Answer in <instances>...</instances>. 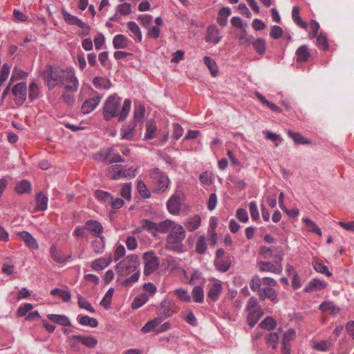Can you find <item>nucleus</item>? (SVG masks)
<instances>
[{
    "instance_id": "1",
    "label": "nucleus",
    "mask_w": 354,
    "mask_h": 354,
    "mask_svg": "<svg viewBox=\"0 0 354 354\" xmlns=\"http://www.w3.org/2000/svg\"><path fill=\"white\" fill-rule=\"evenodd\" d=\"M44 80L50 88L58 85H64L67 91L74 93L79 87L78 80L72 68L63 69L57 66H49L44 72Z\"/></svg>"
},
{
    "instance_id": "2",
    "label": "nucleus",
    "mask_w": 354,
    "mask_h": 354,
    "mask_svg": "<svg viewBox=\"0 0 354 354\" xmlns=\"http://www.w3.org/2000/svg\"><path fill=\"white\" fill-rule=\"evenodd\" d=\"M121 100L122 99L116 94H113L107 98L103 107V115L105 120L109 121L117 116H119V120L121 121L126 119L131 109V102L130 100L126 99L120 112Z\"/></svg>"
},
{
    "instance_id": "3",
    "label": "nucleus",
    "mask_w": 354,
    "mask_h": 354,
    "mask_svg": "<svg viewBox=\"0 0 354 354\" xmlns=\"http://www.w3.org/2000/svg\"><path fill=\"white\" fill-rule=\"evenodd\" d=\"M186 236V232L183 225L178 223L167 234L165 240L166 249L181 253L184 251L183 241Z\"/></svg>"
},
{
    "instance_id": "4",
    "label": "nucleus",
    "mask_w": 354,
    "mask_h": 354,
    "mask_svg": "<svg viewBox=\"0 0 354 354\" xmlns=\"http://www.w3.org/2000/svg\"><path fill=\"white\" fill-rule=\"evenodd\" d=\"M140 266V259L136 254H130L118 263L115 271L118 275L126 277L134 272Z\"/></svg>"
},
{
    "instance_id": "5",
    "label": "nucleus",
    "mask_w": 354,
    "mask_h": 354,
    "mask_svg": "<svg viewBox=\"0 0 354 354\" xmlns=\"http://www.w3.org/2000/svg\"><path fill=\"white\" fill-rule=\"evenodd\" d=\"M148 172L152 180L154 192L156 193L165 192L170 183L168 176L158 168L151 169Z\"/></svg>"
},
{
    "instance_id": "6",
    "label": "nucleus",
    "mask_w": 354,
    "mask_h": 354,
    "mask_svg": "<svg viewBox=\"0 0 354 354\" xmlns=\"http://www.w3.org/2000/svg\"><path fill=\"white\" fill-rule=\"evenodd\" d=\"M144 274L146 276L153 273L160 266V259L153 251H148L142 254Z\"/></svg>"
},
{
    "instance_id": "7",
    "label": "nucleus",
    "mask_w": 354,
    "mask_h": 354,
    "mask_svg": "<svg viewBox=\"0 0 354 354\" xmlns=\"http://www.w3.org/2000/svg\"><path fill=\"white\" fill-rule=\"evenodd\" d=\"M12 93L14 96V101L15 104L19 106H21L26 100V84L25 82H19L16 84L12 89Z\"/></svg>"
},
{
    "instance_id": "8",
    "label": "nucleus",
    "mask_w": 354,
    "mask_h": 354,
    "mask_svg": "<svg viewBox=\"0 0 354 354\" xmlns=\"http://www.w3.org/2000/svg\"><path fill=\"white\" fill-rule=\"evenodd\" d=\"M183 194L174 193L167 201V207L168 212L172 215H178L182 208Z\"/></svg>"
},
{
    "instance_id": "9",
    "label": "nucleus",
    "mask_w": 354,
    "mask_h": 354,
    "mask_svg": "<svg viewBox=\"0 0 354 354\" xmlns=\"http://www.w3.org/2000/svg\"><path fill=\"white\" fill-rule=\"evenodd\" d=\"M222 39L218 28L215 25L209 26L207 28L205 41L207 43L217 44Z\"/></svg>"
},
{
    "instance_id": "10",
    "label": "nucleus",
    "mask_w": 354,
    "mask_h": 354,
    "mask_svg": "<svg viewBox=\"0 0 354 354\" xmlns=\"http://www.w3.org/2000/svg\"><path fill=\"white\" fill-rule=\"evenodd\" d=\"M136 122H130L129 124L122 126L120 129V136L122 140H133L136 136Z\"/></svg>"
},
{
    "instance_id": "11",
    "label": "nucleus",
    "mask_w": 354,
    "mask_h": 354,
    "mask_svg": "<svg viewBox=\"0 0 354 354\" xmlns=\"http://www.w3.org/2000/svg\"><path fill=\"white\" fill-rule=\"evenodd\" d=\"M17 236L24 242L26 245L31 249L37 250L39 246L36 239L28 232L22 231L17 232Z\"/></svg>"
},
{
    "instance_id": "12",
    "label": "nucleus",
    "mask_w": 354,
    "mask_h": 354,
    "mask_svg": "<svg viewBox=\"0 0 354 354\" xmlns=\"http://www.w3.org/2000/svg\"><path fill=\"white\" fill-rule=\"evenodd\" d=\"M100 156L102 159L109 164L113 162H124V159L118 152L115 151V150L113 149H109L106 151L102 153Z\"/></svg>"
},
{
    "instance_id": "13",
    "label": "nucleus",
    "mask_w": 354,
    "mask_h": 354,
    "mask_svg": "<svg viewBox=\"0 0 354 354\" xmlns=\"http://www.w3.org/2000/svg\"><path fill=\"white\" fill-rule=\"evenodd\" d=\"M223 290V286L220 281H216L209 285V289L207 292L208 297L215 301H216Z\"/></svg>"
},
{
    "instance_id": "14",
    "label": "nucleus",
    "mask_w": 354,
    "mask_h": 354,
    "mask_svg": "<svg viewBox=\"0 0 354 354\" xmlns=\"http://www.w3.org/2000/svg\"><path fill=\"white\" fill-rule=\"evenodd\" d=\"M84 228L93 235L99 237L101 236L100 234H102L103 232L102 225L98 221L94 220L88 221L84 225Z\"/></svg>"
},
{
    "instance_id": "15",
    "label": "nucleus",
    "mask_w": 354,
    "mask_h": 354,
    "mask_svg": "<svg viewBox=\"0 0 354 354\" xmlns=\"http://www.w3.org/2000/svg\"><path fill=\"white\" fill-rule=\"evenodd\" d=\"M101 100V97L99 96H95L87 100H86L81 108L82 112L84 114H87L93 111L99 104Z\"/></svg>"
},
{
    "instance_id": "16",
    "label": "nucleus",
    "mask_w": 354,
    "mask_h": 354,
    "mask_svg": "<svg viewBox=\"0 0 354 354\" xmlns=\"http://www.w3.org/2000/svg\"><path fill=\"white\" fill-rule=\"evenodd\" d=\"M201 224V218L198 215H193L188 217L184 222L185 228L189 232H194L196 230Z\"/></svg>"
},
{
    "instance_id": "17",
    "label": "nucleus",
    "mask_w": 354,
    "mask_h": 354,
    "mask_svg": "<svg viewBox=\"0 0 354 354\" xmlns=\"http://www.w3.org/2000/svg\"><path fill=\"white\" fill-rule=\"evenodd\" d=\"M259 268L262 272H270L277 274L282 272L281 264L274 265L270 262L261 261L259 263Z\"/></svg>"
},
{
    "instance_id": "18",
    "label": "nucleus",
    "mask_w": 354,
    "mask_h": 354,
    "mask_svg": "<svg viewBox=\"0 0 354 354\" xmlns=\"http://www.w3.org/2000/svg\"><path fill=\"white\" fill-rule=\"evenodd\" d=\"M326 287V283L318 279H313L305 288L304 291L306 292H312L324 289Z\"/></svg>"
},
{
    "instance_id": "19",
    "label": "nucleus",
    "mask_w": 354,
    "mask_h": 354,
    "mask_svg": "<svg viewBox=\"0 0 354 354\" xmlns=\"http://www.w3.org/2000/svg\"><path fill=\"white\" fill-rule=\"evenodd\" d=\"M112 259L111 257L108 258L101 257L93 261L91 263L92 269L100 271L106 268L111 263Z\"/></svg>"
},
{
    "instance_id": "20",
    "label": "nucleus",
    "mask_w": 354,
    "mask_h": 354,
    "mask_svg": "<svg viewBox=\"0 0 354 354\" xmlns=\"http://www.w3.org/2000/svg\"><path fill=\"white\" fill-rule=\"evenodd\" d=\"M178 223L175 221L169 219L164 220L161 222L157 223V231L160 233L165 234L173 230V227L176 226Z\"/></svg>"
},
{
    "instance_id": "21",
    "label": "nucleus",
    "mask_w": 354,
    "mask_h": 354,
    "mask_svg": "<svg viewBox=\"0 0 354 354\" xmlns=\"http://www.w3.org/2000/svg\"><path fill=\"white\" fill-rule=\"evenodd\" d=\"M72 339H78L80 342L88 348H94L97 344V339L93 336L72 335Z\"/></svg>"
},
{
    "instance_id": "22",
    "label": "nucleus",
    "mask_w": 354,
    "mask_h": 354,
    "mask_svg": "<svg viewBox=\"0 0 354 354\" xmlns=\"http://www.w3.org/2000/svg\"><path fill=\"white\" fill-rule=\"evenodd\" d=\"M124 167L121 165H115L111 166L108 169V176L113 180H119L123 178L122 171Z\"/></svg>"
},
{
    "instance_id": "23",
    "label": "nucleus",
    "mask_w": 354,
    "mask_h": 354,
    "mask_svg": "<svg viewBox=\"0 0 354 354\" xmlns=\"http://www.w3.org/2000/svg\"><path fill=\"white\" fill-rule=\"evenodd\" d=\"M248 323L251 326L253 327L257 322L259 321V319L262 317L263 315V310L261 308L259 309L252 310L250 311H248Z\"/></svg>"
},
{
    "instance_id": "24",
    "label": "nucleus",
    "mask_w": 354,
    "mask_h": 354,
    "mask_svg": "<svg viewBox=\"0 0 354 354\" xmlns=\"http://www.w3.org/2000/svg\"><path fill=\"white\" fill-rule=\"evenodd\" d=\"M47 317L50 321L63 326H70L71 324L69 318L64 315L48 314Z\"/></svg>"
},
{
    "instance_id": "25",
    "label": "nucleus",
    "mask_w": 354,
    "mask_h": 354,
    "mask_svg": "<svg viewBox=\"0 0 354 354\" xmlns=\"http://www.w3.org/2000/svg\"><path fill=\"white\" fill-rule=\"evenodd\" d=\"M64 21L68 25H76L77 26L82 25V21L76 16L68 12L66 10H61Z\"/></svg>"
},
{
    "instance_id": "26",
    "label": "nucleus",
    "mask_w": 354,
    "mask_h": 354,
    "mask_svg": "<svg viewBox=\"0 0 354 354\" xmlns=\"http://www.w3.org/2000/svg\"><path fill=\"white\" fill-rule=\"evenodd\" d=\"M174 303L170 300L165 299L160 304V311L166 317H169L174 313Z\"/></svg>"
},
{
    "instance_id": "27",
    "label": "nucleus",
    "mask_w": 354,
    "mask_h": 354,
    "mask_svg": "<svg viewBox=\"0 0 354 354\" xmlns=\"http://www.w3.org/2000/svg\"><path fill=\"white\" fill-rule=\"evenodd\" d=\"M259 296L261 300H264L265 299L268 298L270 301H273L277 299V293L272 287L261 288L259 293Z\"/></svg>"
},
{
    "instance_id": "28",
    "label": "nucleus",
    "mask_w": 354,
    "mask_h": 354,
    "mask_svg": "<svg viewBox=\"0 0 354 354\" xmlns=\"http://www.w3.org/2000/svg\"><path fill=\"white\" fill-rule=\"evenodd\" d=\"M310 57V53L307 46L303 45L296 50V60L297 62H305Z\"/></svg>"
},
{
    "instance_id": "29",
    "label": "nucleus",
    "mask_w": 354,
    "mask_h": 354,
    "mask_svg": "<svg viewBox=\"0 0 354 354\" xmlns=\"http://www.w3.org/2000/svg\"><path fill=\"white\" fill-rule=\"evenodd\" d=\"M128 38L121 34L115 35L113 39V45L115 49L125 48L128 46Z\"/></svg>"
},
{
    "instance_id": "30",
    "label": "nucleus",
    "mask_w": 354,
    "mask_h": 354,
    "mask_svg": "<svg viewBox=\"0 0 354 354\" xmlns=\"http://www.w3.org/2000/svg\"><path fill=\"white\" fill-rule=\"evenodd\" d=\"M231 15V9L228 7L221 8L218 13L217 22L221 26L227 24V18Z\"/></svg>"
},
{
    "instance_id": "31",
    "label": "nucleus",
    "mask_w": 354,
    "mask_h": 354,
    "mask_svg": "<svg viewBox=\"0 0 354 354\" xmlns=\"http://www.w3.org/2000/svg\"><path fill=\"white\" fill-rule=\"evenodd\" d=\"M127 27L131 32L130 35L140 42L142 39V36L140 28L138 24L134 21H129L127 23Z\"/></svg>"
},
{
    "instance_id": "32",
    "label": "nucleus",
    "mask_w": 354,
    "mask_h": 354,
    "mask_svg": "<svg viewBox=\"0 0 354 354\" xmlns=\"http://www.w3.org/2000/svg\"><path fill=\"white\" fill-rule=\"evenodd\" d=\"M257 99L263 104L266 105L270 110L276 113H281V109L274 103L268 101L261 93L258 91L254 93Z\"/></svg>"
},
{
    "instance_id": "33",
    "label": "nucleus",
    "mask_w": 354,
    "mask_h": 354,
    "mask_svg": "<svg viewBox=\"0 0 354 354\" xmlns=\"http://www.w3.org/2000/svg\"><path fill=\"white\" fill-rule=\"evenodd\" d=\"M77 321L82 326H89L95 328L98 325V322L95 318L90 317L87 315H78Z\"/></svg>"
},
{
    "instance_id": "34",
    "label": "nucleus",
    "mask_w": 354,
    "mask_h": 354,
    "mask_svg": "<svg viewBox=\"0 0 354 354\" xmlns=\"http://www.w3.org/2000/svg\"><path fill=\"white\" fill-rule=\"evenodd\" d=\"M192 299L196 303H203L204 301V291L202 286H196L192 291Z\"/></svg>"
},
{
    "instance_id": "35",
    "label": "nucleus",
    "mask_w": 354,
    "mask_h": 354,
    "mask_svg": "<svg viewBox=\"0 0 354 354\" xmlns=\"http://www.w3.org/2000/svg\"><path fill=\"white\" fill-rule=\"evenodd\" d=\"M319 309L322 312L328 313L330 314H337L339 312V308L337 307L331 301H325L320 304Z\"/></svg>"
},
{
    "instance_id": "36",
    "label": "nucleus",
    "mask_w": 354,
    "mask_h": 354,
    "mask_svg": "<svg viewBox=\"0 0 354 354\" xmlns=\"http://www.w3.org/2000/svg\"><path fill=\"white\" fill-rule=\"evenodd\" d=\"M48 198L42 193H39L36 196V209L44 211L47 209Z\"/></svg>"
},
{
    "instance_id": "37",
    "label": "nucleus",
    "mask_w": 354,
    "mask_h": 354,
    "mask_svg": "<svg viewBox=\"0 0 354 354\" xmlns=\"http://www.w3.org/2000/svg\"><path fill=\"white\" fill-rule=\"evenodd\" d=\"M214 265L218 271L225 272L229 270L231 263L228 259H215Z\"/></svg>"
},
{
    "instance_id": "38",
    "label": "nucleus",
    "mask_w": 354,
    "mask_h": 354,
    "mask_svg": "<svg viewBox=\"0 0 354 354\" xmlns=\"http://www.w3.org/2000/svg\"><path fill=\"white\" fill-rule=\"evenodd\" d=\"M292 17L294 22L304 29H307L308 25L306 22L303 21L299 16V8L297 6H295L292 10Z\"/></svg>"
},
{
    "instance_id": "39",
    "label": "nucleus",
    "mask_w": 354,
    "mask_h": 354,
    "mask_svg": "<svg viewBox=\"0 0 354 354\" xmlns=\"http://www.w3.org/2000/svg\"><path fill=\"white\" fill-rule=\"evenodd\" d=\"M50 294L54 296L57 295H59L64 302H68L71 299V292L68 289L62 290L55 288L50 290Z\"/></svg>"
},
{
    "instance_id": "40",
    "label": "nucleus",
    "mask_w": 354,
    "mask_h": 354,
    "mask_svg": "<svg viewBox=\"0 0 354 354\" xmlns=\"http://www.w3.org/2000/svg\"><path fill=\"white\" fill-rule=\"evenodd\" d=\"M203 60L205 64L209 68L211 75L213 77L216 76L218 74V69L216 62L212 57L207 56L204 57Z\"/></svg>"
},
{
    "instance_id": "41",
    "label": "nucleus",
    "mask_w": 354,
    "mask_h": 354,
    "mask_svg": "<svg viewBox=\"0 0 354 354\" xmlns=\"http://www.w3.org/2000/svg\"><path fill=\"white\" fill-rule=\"evenodd\" d=\"M255 51L259 55H263L266 50V42L264 39L258 38L252 43Z\"/></svg>"
},
{
    "instance_id": "42",
    "label": "nucleus",
    "mask_w": 354,
    "mask_h": 354,
    "mask_svg": "<svg viewBox=\"0 0 354 354\" xmlns=\"http://www.w3.org/2000/svg\"><path fill=\"white\" fill-rule=\"evenodd\" d=\"M279 334L277 332L270 333L266 337V344L272 349H276L279 343Z\"/></svg>"
},
{
    "instance_id": "43",
    "label": "nucleus",
    "mask_w": 354,
    "mask_h": 354,
    "mask_svg": "<svg viewBox=\"0 0 354 354\" xmlns=\"http://www.w3.org/2000/svg\"><path fill=\"white\" fill-rule=\"evenodd\" d=\"M157 127L153 121H148L146 124L145 140H151L155 138Z\"/></svg>"
},
{
    "instance_id": "44",
    "label": "nucleus",
    "mask_w": 354,
    "mask_h": 354,
    "mask_svg": "<svg viewBox=\"0 0 354 354\" xmlns=\"http://www.w3.org/2000/svg\"><path fill=\"white\" fill-rule=\"evenodd\" d=\"M92 247L93 248L94 252L96 254L102 253L104 250L105 247L104 237L100 236L99 238L93 241Z\"/></svg>"
},
{
    "instance_id": "45",
    "label": "nucleus",
    "mask_w": 354,
    "mask_h": 354,
    "mask_svg": "<svg viewBox=\"0 0 354 354\" xmlns=\"http://www.w3.org/2000/svg\"><path fill=\"white\" fill-rule=\"evenodd\" d=\"M288 135L294 140L296 144L308 145L311 142L304 138L299 133L291 130L287 131Z\"/></svg>"
},
{
    "instance_id": "46",
    "label": "nucleus",
    "mask_w": 354,
    "mask_h": 354,
    "mask_svg": "<svg viewBox=\"0 0 354 354\" xmlns=\"http://www.w3.org/2000/svg\"><path fill=\"white\" fill-rule=\"evenodd\" d=\"M162 322V319L160 317L156 318L151 321L148 322L145 324V325L141 328V330L143 333H147L153 330H154L160 323Z\"/></svg>"
},
{
    "instance_id": "47",
    "label": "nucleus",
    "mask_w": 354,
    "mask_h": 354,
    "mask_svg": "<svg viewBox=\"0 0 354 354\" xmlns=\"http://www.w3.org/2000/svg\"><path fill=\"white\" fill-rule=\"evenodd\" d=\"M50 255L53 261L58 263H65L67 261L66 258L59 254L55 245H52L50 246Z\"/></svg>"
},
{
    "instance_id": "48",
    "label": "nucleus",
    "mask_w": 354,
    "mask_h": 354,
    "mask_svg": "<svg viewBox=\"0 0 354 354\" xmlns=\"http://www.w3.org/2000/svg\"><path fill=\"white\" fill-rule=\"evenodd\" d=\"M145 114V108L142 105H138L135 107L133 111V120L138 124V122H142Z\"/></svg>"
},
{
    "instance_id": "49",
    "label": "nucleus",
    "mask_w": 354,
    "mask_h": 354,
    "mask_svg": "<svg viewBox=\"0 0 354 354\" xmlns=\"http://www.w3.org/2000/svg\"><path fill=\"white\" fill-rule=\"evenodd\" d=\"M149 300V296L147 293H142L136 297L131 304L133 309H137L144 305Z\"/></svg>"
},
{
    "instance_id": "50",
    "label": "nucleus",
    "mask_w": 354,
    "mask_h": 354,
    "mask_svg": "<svg viewBox=\"0 0 354 354\" xmlns=\"http://www.w3.org/2000/svg\"><path fill=\"white\" fill-rule=\"evenodd\" d=\"M277 326V321L272 317H267L259 324V326L263 329L271 330Z\"/></svg>"
},
{
    "instance_id": "51",
    "label": "nucleus",
    "mask_w": 354,
    "mask_h": 354,
    "mask_svg": "<svg viewBox=\"0 0 354 354\" xmlns=\"http://www.w3.org/2000/svg\"><path fill=\"white\" fill-rule=\"evenodd\" d=\"M239 44L245 46H249L252 42V36H249L245 29L242 30L240 34L237 35Z\"/></svg>"
},
{
    "instance_id": "52",
    "label": "nucleus",
    "mask_w": 354,
    "mask_h": 354,
    "mask_svg": "<svg viewBox=\"0 0 354 354\" xmlns=\"http://www.w3.org/2000/svg\"><path fill=\"white\" fill-rule=\"evenodd\" d=\"M137 190L139 194L144 198H149L151 196V192L147 187L145 183L140 180L137 183Z\"/></svg>"
},
{
    "instance_id": "53",
    "label": "nucleus",
    "mask_w": 354,
    "mask_h": 354,
    "mask_svg": "<svg viewBox=\"0 0 354 354\" xmlns=\"http://www.w3.org/2000/svg\"><path fill=\"white\" fill-rule=\"evenodd\" d=\"M303 221L305 223L306 225L307 226L308 231L313 232L316 233L317 235L321 236L322 235V232L321 229L316 225V223L310 220L308 218H303Z\"/></svg>"
},
{
    "instance_id": "54",
    "label": "nucleus",
    "mask_w": 354,
    "mask_h": 354,
    "mask_svg": "<svg viewBox=\"0 0 354 354\" xmlns=\"http://www.w3.org/2000/svg\"><path fill=\"white\" fill-rule=\"evenodd\" d=\"M313 268L317 272L325 274L328 277H330L332 275V273L328 270V267L318 260L313 261Z\"/></svg>"
},
{
    "instance_id": "55",
    "label": "nucleus",
    "mask_w": 354,
    "mask_h": 354,
    "mask_svg": "<svg viewBox=\"0 0 354 354\" xmlns=\"http://www.w3.org/2000/svg\"><path fill=\"white\" fill-rule=\"evenodd\" d=\"M174 292L180 301L188 303L191 302L192 297L187 290L178 288Z\"/></svg>"
},
{
    "instance_id": "56",
    "label": "nucleus",
    "mask_w": 354,
    "mask_h": 354,
    "mask_svg": "<svg viewBox=\"0 0 354 354\" xmlns=\"http://www.w3.org/2000/svg\"><path fill=\"white\" fill-rule=\"evenodd\" d=\"M31 185L28 180H24L20 181L16 185L15 190L19 194H24L30 191Z\"/></svg>"
},
{
    "instance_id": "57",
    "label": "nucleus",
    "mask_w": 354,
    "mask_h": 354,
    "mask_svg": "<svg viewBox=\"0 0 354 354\" xmlns=\"http://www.w3.org/2000/svg\"><path fill=\"white\" fill-rule=\"evenodd\" d=\"M113 292V288H109L100 301V305L102 306L106 309H108L111 306Z\"/></svg>"
},
{
    "instance_id": "58",
    "label": "nucleus",
    "mask_w": 354,
    "mask_h": 354,
    "mask_svg": "<svg viewBox=\"0 0 354 354\" xmlns=\"http://www.w3.org/2000/svg\"><path fill=\"white\" fill-rule=\"evenodd\" d=\"M28 76V73L23 71L22 70L15 67L13 69L12 76L10 78V82H13L16 80H24Z\"/></svg>"
},
{
    "instance_id": "59",
    "label": "nucleus",
    "mask_w": 354,
    "mask_h": 354,
    "mask_svg": "<svg viewBox=\"0 0 354 354\" xmlns=\"http://www.w3.org/2000/svg\"><path fill=\"white\" fill-rule=\"evenodd\" d=\"M77 303L81 308H84L92 313H95V310L92 307L91 304L85 298L82 297L80 295H77Z\"/></svg>"
},
{
    "instance_id": "60",
    "label": "nucleus",
    "mask_w": 354,
    "mask_h": 354,
    "mask_svg": "<svg viewBox=\"0 0 354 354\" xmlns=\"http://www.w3.org/2000/svg\"><path fill=\"white\" fill-rule=\"evenodd\" d=\"M93 84L95 86L102 87L106 89H109L111 86L109 80L100 77H95L93 80Z\"/></svg>"
},
{
    "instance_id": "61",
    "label": "nucleus",
    "mask_w": 354,
    "mask_h": 354,
    "mask_svg": "<svg viewBox=\"0 0 354 354\" xmlns=\"http://www.w3.org/2000/svg\"><path fill=\"white\" fill-rule=\"evenodd\" d=\"M207 250V244L205 236H201L196 244V252L198 254H204Z\"/></svg>"
},
{
    "instance_id": "62",
    "label": "nucleus",
    "mask_w": 354,
    "mask_h": 354,
    "mask_svg": "<svg viewBox=\"0 0 354 354\" xmlns=\"http://www.w3.org/2000/svg\"><path fill=\"white\" fill-rule=\"evenodd\" d=\"M29 91V98L31 101H33L36 98L39 97V88L38 85L35 82H32L30 84L28 87Z\"/></svg>"
},
{
    "instance_id": "63",
    "label": "nucleus",
    "mask_w": 354,
    "mask_h": 354,
    "mask_svg": "<svg viewBox=\"0 0 354 354\" xmlns=\"http://www.w3.org/2000/svg\"><path fill=\"white\" fill-rule=\"evenodd\" d=\"M141 228L150 232L157 231V223L149 220L144 219L141 221Z\"/></svg>"
},
{
    "instance_id": "64",
    "label": "nucleus",
    "mask_w": 354,
    "mask_h": 354,
    "mask_svg": "<svg viewBox=\"0 0 354 354\" xmlns=\"http://www.w3.org/2000/svg\"><path fill=\"white\" fill-rule=\"evenodd\" d=\"M95 195L98 200L103 203H109V201H111L112 196L109 192L102 190H97Z\"/></svg>"
}]
</instances>
